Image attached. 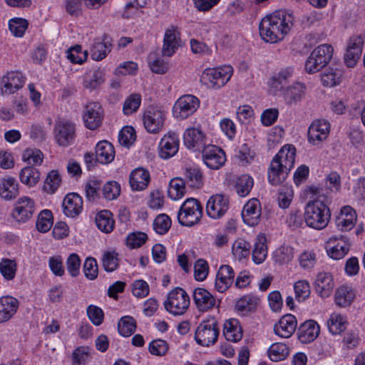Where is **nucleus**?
I'll list each match as a JSON object with an SVG mask.
<instances>
[{
    "mask_svg": "<svg viewBox=\"0 0 365 365\" xmlns=\"http://www.w3.org/2000/svg\"><path fill=\"white\" fill-rule=\"evenodd\" d=\"M296 149L292 145H284L272 159L269 171L268 180L273 185L283 182L294 166Z\"/></svg>",
    "mask_w": 365,
    "mask_h": 365,
    "instance_id": "nucleus-2",
    "label": "nucleus"
},
{
    "mask_svg": "<svg viewBox=\"0 0 365 365\" xmlns=\"http://www.w3.org/2000/svg\"><path fill=\"white\" fill-rule=\"evenodd\" d=\"M186 192L185 181L180 178H175L170 181L168 195L173 200L182 198Z\"/></svg>",
    "mask_w": 365,
    "mask_h": 365,
    "instance_id": "nucleus-44",
    "label": "nucleus"
},
{
    "mask_svg": "<svg viewBox=\"0 0 365 365\" xmlns=\"http://www.w3.org/2000/svg\"><path fill=\"white\" fill-rule=\"evenodd\" d=\"M259 302V297L247 294L240 298L235 303V309L243 314L254 312Z\"/></svg>",
    "mask_w": 365,
    "mask_h": 365,
    "instance_id": "nucleus-41",
    "label": "nucleus"
},
{
    "mask_svg": "<svg viewBox=\"0 0 365 365\" xmlns=\"http://www.w3.org/2000/svg\"><path fill=\"white\" fill-rule=\"evenodd\" d=\"M202 216V207L195 198H187L181 205L178 220L180 225L190 227L199 222Z\"/></svg>",
    "mask_w": 365,
    "mask_h": 365,
    "instance_id": "nucleus-4",
    "label": "nucleus"
},
{
    "mask_svg": "<svg viewBox=\"0 0 365 365\" xmlns=\"http://www.w3.org/2000/svg\"><path fill=\"white\" fill-rule=\"evenodd\" d=\"M304 220L307 225L319 230V205H306Z\"/></svg>",
    "mask_w": 365,
    "mask_h": 365,
    "instance_id": "nucleus-47",
    "label": "nucleus"
},
{
    "mask_svg": "<svg viewBox=\"0 0 365 365\" xmlns=\"http://www.w3.org/2000/svg\"><path fill=\"white\" fill-rule=\"evenodd\" d=\"M102 192L104 197L107 200H114L120 193V186L115 181H109L103 185Z\"/></svg>",
    "mask_w": 365,
    "mask_h": 365,
    "instance_id": "nucleus-63",
    "label": "nucleus"
},
{
    "mask_svg": "<svg viewBox=\"0 0 365 365\" xmlns=\"http://www.w3.org/2000/svg\"><path fill=\"white\" fill-rule=\"evenodd\" d=\"M304 197L307 200V205H319V187L317 185H307L304 191Z\"/></svg>",
    "mask_w": 365,
    "mask_h": 365,
    "instance_id": "nucleus-59",
    "label": "nucleus"
},
{
    "mask_svg": "<svg viewBox=\"0 0 365 365\" xmlns=\"http://www.w3.org/2000/svg\"><path fill=\"white\" fill-rule=\"evenodd\" d=\"M184 144L194 150H200L205 145V135L200 128H189L184 133Z\"/></svg>",
    "mask_w": 365,
    "mask_h": 365,
    "instance_id": "nucleus-29",
    "label": "nucleus"
},
{
    "mask_svg": "<svg viewBox=\"0 0 365 365\" xmlns=\"http://www.w3.org/2000/svg\"><path fill=\"white\" fill-rule=\"evenodd\" d=\"M180 34L176 26H170L165 32L162 53L164 56H172L180 46Z\"/></svg>",
    "mask_w": 365,
    "mask_h": 365,
    "instance_id": "nucleus-16",
    "label": "nucleus"
},
{
    "mask_svg": "<svg viewBox=\"0 0 365 365\" xmlns=\"http://www.w3.org/2000/svg\"><path fill=\"white\" fill-rule=\"evenodd\" d=\"M105 73L101 68H95L88 71L83 78V87L86 89L93 90L104 82Z\"/></svg>",
    "mask_w": 365,
    "mask_h": 365,
    "instance_id": "nucleus-38",
    "label": "nucleus"
},
{
    "mask_svg": "<svg viewBox=\"0 0 365 365\" xmlns=\"http://www.w3.org/2000/svg\"><path fill=\"white\" fill-rule=\"evenodd\" d=\"M364 37L360 34H354L347 40L344 61L349 68H354L359 60L363 50Z\"/></svg>",
    "mask_w": 365,
    "mask_h": 365,
    "instance_id": "nucleus-8",
    "label": "nucleus"
},
{
    "mask_svg": "<svg viewBox=\"0 0 365 365\" xmlns=\"http://www.w3.org/2000/svg\"><path fill=\"white\" fill-rule=\"evenodd\" d=\"M294 16L286 11L279 10L266 16L259 26L261 38L268 43L282 40L293 25Z\"/></svg>",
    "mask_w": 365,
    "mask_h": 365,
    "instance_id": "nucleus-1",
    "label": "nucleus"
},
{
    "mask_svg": "<svg viewBox=\"0 0 365 365\" xmlns=\"http://www.w3.org/2000/svg\"><path fill=\"white\" fill-rule=\"evenodd\" d=\"M342 71L336 68L324 67L321 68V83L326 87H334L341 83Z\"/></svg>",
    "mask_w": 365,
    "mask_h": 365,
    "instance_id": "nucleus-33",
    "label": "nucleus"
},
{
    "mask_svg": "<svg viewBox=\"0 0 365 365\" xmlns=\"http://www.w3.org/2000/svg\"><path fill=\"white\" fill-rule=\"evenodd\" d=\"M103 119V110L96 102L88 103L84 108L83 121L87 128L95 130L101 126Z\"/></svg>",
    "mask_w": 365,
    "mask_h": 365,
    "instance_id": "nucleus-13",
    "label": "nucleus"
},
{
    "mask_svg": "<svg viewBox=\"0 0 365 365\" xmlns=\"http://www.w3.org/2000/svg\"><path fill=\"white\" fill-rule=\"evenodd\" d=\"M289 353V348L284 343H274L268 349L269 357L273 361H279L285 359Z\"/></svg>",
    "mask_w": 365,
    "mask_h": 365,
    "instance_id": "nucleus-48",
    "label": "nucleus"
},
{
    "mask_svg": "<svg viewBox=\"0 0 365 365\" xmlns=\"http://www.w3.org/2000/svg\"><path fill=\"white\" fill-rule=\"evenodd\" d=\"M200 101L192 95H184L178 98L173 106V114L177 118L185 119L198 108Z\"/></svg>",
    "mask_w": 365,
    "mask_h": 365,
    "instance_id": "nucleus-11",
    "label": "nucleus"
},
{
    "mask_svg": "<svg viewBox=\"0 0 365 365\" xmlns=\"http://www.w3.org/2000/svg\"><path fill=\"white\" fill-rule=\"evenodd\" d=\"M190 297L182 288L177 287L168 293L164 302L165 309L173 315H181L188 309Z\"/></svg>",
    "mask_w": 365,
    "mask_h": 365,
    "instance_id": "nucleus-6",
    "label": "nucleus"
},
{
    "mask_svg": "<svg viewBox=\"0 0 365 365\" xmlns=\"http://www.w3.org/2000/svg\"><path fill=\"white\" fill-rule=\"evenodd\" d=\"M35 210L34 200L28 196H23L14 203L11 216L16 222L24 223L33 217Z\"/></svg>",
    "mask_w": 365,
    "mask_h": 365,
    "instance_id": "nucleus-9",
    "label": "nucleus"
},
{
    "mask_svg": "<svg viewBox=\"0 0 365 365\" xmlns=\"http://www.w3.org/2000/svg\"><path fill=\"white\" fill-rule=\"evenodd\" d=\"M19 306L18 299L10 295L0 297V323L8 322L16 313Z\"/></svg>",
    "mask_w": 365,
    "mask_h": 365,
    "instance_id": "nucleus-25",
    "label": "nucleus"
},
{
    "mask_svg": "<svg viewBox=\"0 0 365 365\" xmlns=\"http://www.w3.org/2000/svg\"><path fill=\"white\" fill-rule=\"evenodd\" d=\"M327 327L330 333L334 335L341 334L348 325L347 318L340 313H332L327 321Z\"/></svg>",
    "mask_w": 365,
    "mask_h": 365,
    "instance_id": "nucleus-37",
    "label": "nucleus"
},
{
    "mask_svg": "<svg viewBox=\"0 0 365 365\" xmlns=\"http://www.w3.org/2000/svg\"><path fill=\"white\" fill-rule=\"evenodd\" d=\"M251 246L243 239H237L232 245V252L239 259L249 256Z\"/></svg>",
    "mask_w": 365,
    "mask_h": 365,
    "instance_id": "nucleus-58",
    "label": "nucleus"
},
{
    "mask_svg": "<svg viewBox=\"0 0 365 365\" xmlns=\"http://www.w3.org/2000/svg\"><path fill=\"white\" fill-rule=\"evenodd\" d=\"M64 214L70 217H77L83 209V199L77 193H68L63 201Z\"/></svg>",
    "mask_w": 365,
    "mask_h": 365,
    "instance_id": "nucleus-27",
    "label": "nucleus"
},
{
    "mask_svg": "<svg viewBox=\"0 0 365 365\" xmlns=\"http://www.w3.org/2000/svg\"><path fill=\"white\" fill-rule=\"evenodd\" d=\"M53 225V215L48 210H42L38 215L36 226L41 232H48Z\"/></svg>",
    "mask_w": 365,
    "mask_h": 365,
    "instance_id": "nucleus-51",
    "label": "nucleus"
},
{
    "mask_svg": "<svg viewBox=\"0 0 365 365\" xmlns=\"http://www.w3.org/2000/svg\"><path fill=\"white\" fill-rule=\"evenodd\" d=\"M202 158L204 163L212 170L220 169L226 161L225 153L220 148L214 145L203 147Z\"/></svg>",
    "mask_w": 365,
    "mask_h": 365,
    "instance_id": "nucleus-12",
    "label": "nucleus"
},
{
    "mask_svg": "<svg viewBox=\"0 0 365 365\" xmlns=\"http://www.w3.org/2000/svg\"><path fill=\"white\" fill-rule=\"evenodd\" d=\"M150 180L149 172L142 168H138L131 172L129 182L132 190L140 191L148 187Z\"/></svg>",
    "mask_w": 365,
    "mask_h": 365,
    "instance_id": "nucleus-31",
    "label": "nucleus"
},
{
    "mask_svg": "<svg viewBox=\"0 0 365 365\" xmlns=\"http://www.w3.org/2000/svg\"><path fill=\"white\" fill-rule=\"evenodd\" d=\"M357 215L354 209L349 205H345L341 208L339 215L336 217V225L339 230L347 232L354 227Z\"/></svg>",
    "mask_w": 365,
    "mask_h": 365,
    "instance_id": "nucleus-23",
    "label": "nucleus"
},
{
    "mask_svg": "<svg viewBox=\"0 0 365 365\" xmlns=\"http://www.w3.org/2000/svg\"><path fill=\"white\" fill-rule=\"evenodd\" d=\"M192 295L196 307L201 312H207L216 305L215 297L204 288L195 289Z\"/></svg>",
    "mask_w": 365,
    "mask_h": 365,
    "instance_id": "nucleus-24",
    "label": "nucleus"
},
{
    "mask_svg": "<svg viewBox=\"0 0 365 365\" xmlns=\"http://www.w3.org/2000/svg\"><path fill=\"white\" fill-rule=\"evenodd\" d=\"M306 90L304 83L297 81L284 88L281 91L286 103L292 106L302 100L305 96Z\"/></svg>",
    "mask_w": 365,
    "mask_h": 365,
    "instance_id": "nucleus-21",
    "label": "nucleus"
},
{
    "mask_svg": "<svg viewBox=\"0 0 365 365\" xmlns=\"http://www.w3.org/2000/svg\"><path fill=\"white\" fill-rule=\"evenodd\" d=\"M25 78L21 73L11 71L4 76L1 79V91L5 94H11L23 87Z\"/></svg>",
    "mask_w": 365,
    "mask_h": 365,
    "instance_id": "nucleus-20",
    "label": "nucleus"
},
{
    "mask_svg": "<svg viewBox=\"0 0 365 365\" xmlns=\"http://www.w3.org/2000/svg\"><path fill=\"white\" fill-rule=\"evenodd\" d=\"M19 195V184L11 176L0 178V197L5 200H12Z\"/></svg>",
    "mask_w": 365,
    "mask_h": 365,
    "instance_id": "nucleus-30",
    "label": "nucleus"
},
{
    "mask_svg": "<svg viewBox=\"0 0 365 365\" xmlns=\"http://www.w3.org/2000/svg\"><path fill=\"white\" fill-rule=\"evenodd\" d=\"M294 71V68L292 66L282 68L272 76L269 86L273 88L282 91L285 88L284 86L292 77Z\"/></svg>",
    "mask_w": 365,
    "mask_h": 365,
    "instance_id": "nucleus-36",
    "label": "nucleus"
},
{
    "mask_svg": "<svg viewBox=\"0 0 365 365\" xmlns=\"http://www.w3.org/2000/svg\"><path fill=\"white\" fill-rule=\"evenodd\" d=\"M356 297V291L351 286L343 284L335 291L334 302L336 306L346 308L354 302Z\"/></svg>",
    "mask_w": 365,
    "mask_h": 365,
    "instance_id": "nucleus-28",
    "label": "nucleus"
},
{
    "mask_svg": "<svg viewBox=\"0 0 365 365\" xmlns=\"http://www.w3.org/2000/svg\"><path fill=\"white\" fill-rule=\"evenodd\" d=\"M160 158L168 159L174 156L179 149L178 136L175 133L169 132L161 139L159 145Z\"/></svg>",
    "mask_w": 365,
    "mask_h": 365,
    "instance_id": "nucleus-22",
    "label": "nucleus"
},
{
    "mask_svg": "<svg viewBox=\"0 0 365 365\" xmlns=\"http://www.w3.org/2000/svg\"><path fill=\"white\" fill-rule=\"evenodd\" d=\"M17 262L15 259L2 258L0 261V273L6 281L13 280L16 274Z\"/></svg>",
    "mask_w": 365,
    "mask_h": 365,
    "instance_id": "nucleus-46",
    "label": "nucleus"
},
{
    "mask_svg": "<svg viewBox=\"0 0 365 365\" xmlns=\"http://www.w3.org/2000/svg\"><path fill=\"white\" fill-rule=\"evenodd\" d=\"M141 103V97L139 94L130 95L124 102L123 113L125 115H130L135 112L139 108Z\"/></svg>",
    "mask_w": 365,
    "mask_h": 365,
    "instance_id": "nucleus-64",
    "label": "nucleus"
},
{
    "mask_svg": "<svg viewBox=\"0 0 365 365\" xmlns=\"http://www.w3.org/2000/svg\"><path fill=\"white\" fill-rule=\"evenodd\" d=\"M102 182L98 179L89 180L85 185L86 195L89 201H94L97 199L101 190Z\"/></svg>",
    "mask_w": 365,
    "mask_h": 365,
    "instance_id": "nucleus-57",
    "label": "nucleus"
},
{
    "mask_svg": "<svg viewBox=\"0 0 365 365\" xmlns=\"http://www.w3.org/2000/svg\"><path fill=\"white\" fill-rule=\"evenodd\" d=\"M96 224L97 227L103 232H111L115 225L112 213L108 210H101L96 216Z\"/></svg>",
    "mask_w": 365,
    "mask_h": 365,
    "instance_id": "nucleus-40",
    "label": "nucleus"
},
{
    "mask_svg": "<svg viewBox=\"0 0 365 365\" xmlns=\"http://www.w3.org/2000/svg\"><path fill=\"white\" fill-rule=\"evenodd\" d=\"M23 160L31 166L41 165L43 162V155L42 152L36 148H27L22 155Z\"/></svg>",
    "mask_w": 365,
    "mask_h": 365,
    "instance_id": "nucleus-55",
    "label": "nucleus"
},
{
    "mask_svg": "<svg viewBox=\"0 0 365 365\" xmlns=\"http://www.w3.org/2000/svg\"><path fill=\"white\" fill-rule=\"evenodd\" d=\"M219 334L220 329L217 320L214 317H210L202 321L198 325L195 339L198 344L208 346L217 341Z\"/></svg>",
    "mask_w": 365,
    "mask_h": 365,
    "instance_id": "nucleus-5",
    "label": "nucleus"
},
{
    "mask_svg": "<svg viewBox=\"0 0 365 365\" xmlns=\"http://www.w3.org/2000/svg\"><path fill=\"white\" fill-rule=\"evenodd\" d=\"M111 43L104 38L103 41L96 40L91 49V57L95 61H101L110 51Z\"/></svg>",
    "mask_w": 365,
    "mask_h": 365,
    "instance_id": "nucleus-43",
    "label": "nucleus"
},
{
    "mask_svg": "<svg viewBox=\"0 0 365 365\" xmlns=\"http://www.w3.org/2000/svg\"><path fill=\"white\" fill-rule=\"evenodd\" d=\"M96 160L102 164L112 162L115 158L113 145L107 140L99 142L96 147Z\"/></svg>",
    "mask_w": 365,
    "mask_h": 365,
    "instance_id": "nucleus-34",
    "label": "nucleus"
},
{
    "mask_svg": "<svg viewBox=\"0 0 365 365\" xmlns=\"http://www.w3.org/2000/svg\"><path fill=\"white\" fill-rule=\"evenodd\" d=\"M261 214L262 209L259 201L256 198H252L245 205L242 217L247 225L255 226L259 222Z\"/></svg>",
    "mask_w": 365,
    "mask_h": 365,
    "instance_id": "nucleus-17",
    "label": "nucleus"
},
{
    "mask_svg": "<svg viewBox=\"0 0 365 365\" xmlns=\"http://www.w3.org/2000/svg\"><path fill=\"white\" fill-rule=\"evenodd\" d=\"M53 134L58 145L67 147L73 143L75 139V125L68 120H60L55 124Z\"/></svg>",
    "mask_w": 365,
    "mask_h": 365,
    "instance_id": "nucleus-10",
    "label": "nucleus"
},
{
    "mask_svg": "<svg viewBox=\"0 0 365 365\" xmlns=\"http://www.w3.org/2000/svg\"><path fill=\"white\" fill-rule=\"evenodd\" d=\"M295 298L299 302H303L307 299L310 294V287L309 283L305 280H299L294 286Z\"/></svg>",
    "mask_w": 365,
    "mask_h": 365,
    "instance_id": "nucleus-62",
    "label": "nucleus"
},
{
    "mask_svg": "<svg viewBox=\"0 0 365 365\" xmlns=\"http://www.w3.org/2000/svg\"><path fill=\"white\" fill-rule=\"evenodd\" d=\"M87 51H82V48L80 45H76L70 48L67 51V58L73 63H82L87 58Z\"/></svg>",
    "mask_w": 365,
    "mask_h": 365,
    "instance_id": "nucleus-60",
    "label": "nucleus"
},
{
    "mask_svg": "<svg viewBox=\"0 0 365 365\" xmlns=\"http://www.w3.org/2000/svg\"><path fill=\"white\" fill-rule=\"evenodd\" d=\"M229 208V199L222 195H215L210 197L207 202L206 211L213 219L222 217Z\"/></svg>",
    "mask_w": 365,
    "mask_h": 365,
    "instance_id": "nucleus-15",
    "label": "nucleus"
},
{
    "mask_svg": "<svg viewBox=\"0 0 365 365\" xmlns=\"http://www.w3.org/2000/svg\"><path fill=\"white\" fill-rule=\"evenodd\" d=\"M185 183L192 188H200L203 185V175L197 168H188L185 172Z\"/></svg>",
    "mask_w": 365,
    "mask_h": 365,
    "instance_id": "nucleus-45",
    "label": "nucleus"
},
{
    "mask_svg": "<svg viewBox=\"0 0 365 365\" xmlns=\"http://www.w3.org/2000/svg\"><path fill=\"white\" fill-rule=\"evenodd\" d=\"M235 272L227 264L221 265L217 272L215 289L220 293L227 291L233 284Z\"/></svg>",
    "mask_w": 365,
    "mask_h": 365,
    "instance_id": "nucleus-19",
    "label": "nucleus"
},
{
    "mask_svg": "<svg viewBox=\"0 0 365 365\" xmlns=\"http://www.w3.org/2000/svg\"><path fill=\"white\" fill-rule=\"evenodd\" d=\"M319 334V325L314 320H307L298 328L297 335L300 342L308 344L313 341Z\"/></svg>",
    "mask_w": 365,
    "mask_h": 365,
    "instance_id": "nucleus-26",
    "label": "nucleus"
},
{
    "mask_svg": "<svg viewBox=\"0 0 365 365\" xmlns=\"http://www.w3.org/2000/svg\"><path fill=\"white\" fill-rule=\"evenodd\" d=\"M266 237L259 235L257 237L252 251V259L256 264L262 263L267 256Z\"/></svg>",
    "mask_w": 365,
    "mask_h": 365,
    "instance_id": "nucleus-42",
    "label": "nucleus"
},
{
    "mask_svg": "<svg viewBox=\"0 0 365 365\" xmlns=\"http://www.w3.org/2000/svg\"><path fill=\"white\" fill-rule=\"evenodd\" d=\"M297 320L296 317L287 314L281 317V319L274 326V332L281 338L287 339L292 336L296 331Z\"/></svg>",
    "mask_w": 365,
    "mask_h": 365,
    "instance_id": "nucleus-18",
    "label": "nucleus"
},
{
    "mask_svg": "<svg viewBox=\"0 0 365 365\" xmlns=\"http://www.w3.org/2000/svg\"><path fill=\"white\" fill-rule=\"evenodd\" d=\"M274 257L279 264L288 263L293 258V250L288 246H281L275 250Z\"/></svg>",
    "mask_w": 365,
    "mask_h": 365,
    "instance_id": "nucleus-61",
    "label": "nucleus"
},
{
    "mask_svg": "<svg viewBox=\"0 0 365 365\" xmlns=\"http://www.w3.org/2000/svg\"><path fill=\"white\" fill-rule=\"evenodd\" d=\"M254 185L253 179L248 175H242L235 182L236 192L240 197H246L251 191Z\"/></svg>",
    "mask_w": 365,
    "mask_h": 365,
    "instance_id": "nucleus-49",
    "label": "nucleus"
},
{
    "mask_svg": "<svg viewBox=\"0 0 365 365\" xmlns=\"http://www.w3.org/2000/svg\"><path fill=\"white\" fill-rule=\"evenodd\" d=\"M233 69L230 66L206 68L200 76V82L208 88H219L230 81Z\"/></svg>",
    "mask_w": 365,
    "mask_h": 365,
    "instance_id": "nucleus-3",
    "label": "nucleus"
},
{
    "mask_svg": "<svg viewBox=\"0 0 365 365\" xmlns=\"http://www.w3.org/2000/svg\"><path fill=\"white\" fill-rule=\"evenodd\" d=\"M28 26L27 20L21 18H14L9 21V30L16 37L23 36Z\"/></svg>",
    "mask_w": 365,
    "mask_h": 365,
    "instance_id": "nucleus-53",
    "label": "nucleus"
},
{
    "mask_svg": "<svg viewBox=\"0 0 365 365\" xmlns=\"http://www.w3.org/2000/svg\"><path fill=\"white\" fill-rule=\"evenodd\" d=\"M350 240L346 235L330 237L325 243L324 248L327 255L333 259L344 258L350 250Z\"/></svg>",
    "mask_w": 365,
    "mask_h": 365,
    "instance_id": "nucleus-7",
    "label": "nucleus"
},
{
    "mask_svg": "<svg viewBox=\"0 0 365 365\" xmlns=\"http://www.w3.org/2000/svg\"><path fill=\"white\" fill-rule=\"evenodd\" d=\"M19 179L23 184L29 187H32L39 182L41 173L34 166H26L21 170Z\"/></svg>",
    "mask_w": 365,
    "mask_h": 365,
    "instance_id": "nucleus-39",
    "label": "nucleus"
},
{
    "mask_svg": "<svg viewBox=\"0 0 365 365\" xmlns=\"http://www.w3.org/2000/svg\"><path fill=\"white\" fill-rule=\"evenodd\" d=\"M341 188V178L338 173L331 172L325 178L324 187L321 194L327 202V199L331 197V194L338 192Z\"/></svg>",
    "mask_w": 365,
    "mask_h": 365,
    "instance_id": "nucleus-35",
    "label": "nucleus"
},
{
    "mask_svg": "<svg viewBox=\"0 0 365 365\" xmlns=\"http://www.w3.org/2000/svg\"><path fill=\"white\" fill-rule=\"evenodd\" d=\"M118 254L115 251H106L102 256V265L103 269L111 272L115 271L119 266Z\"/></svg>",
    "mask_w": 365,
    "mask_h": 365,
    "instance_id": "nucleus-50",
    "label": "nucleus"
},
{
    "mask_svg": "<svg viewBox=\"0 0 365 365\" xmlns=\"http://www.w3.org/2000/svg\"><path fill=\"white\" fill-rule=\"evenodd\" d=\"M171 220L165 214H160L156 217L153 222V228L159 235H164L168 232L171 227Z\"/></svg>",
    "mask_w": 365,
    "mask_h": 365,
    "instance_id": "nucleus-56",
    "label": "nucleus"
},
{
    "mask_svg": "<svg viewBox=\"0 0 365 365\" xmlns=\"http://www.w3.org/2000/svg\"><path fill=\"white\" fill-rule=\"evenodd\" d=\"M165 113L155 108H149L143 115V124L148 132L159 133L164 125Z\"/></svg>",
    "mask_w": 365,
    "mask_h": 365,
    "instance_id": "nucleus-14",
    "label": "nucleus"
},
{
    "mask_svg": "<svg viewBox=\"0 0 365 365\" xmlns=\"http://www.w3.org/2000/svg\"><path fill=\"white\" fill-rule=\"evenodd\" d=\"M135 321L132 317H123L118 322V331L123 336H130L135 331Z\"/></svg>",
    "mask_w": 365,
    "mask_h": 365,
    "instance_id": "nucleus-54",
    "label": "nucleus"
},
{
    "mask_svg": "<svg viewBox=\"0 0 365 365\" xmlns=\"http://www.w3.org/2000/svg\"><path fill=\"white\" fill-rule=\"evenodd\" d=\"M223 335L227 341L237 342L243 336L242 328L237 319H230L225 322Z\"/></svg>",
    "mask_w": 365,
    "mask_h": 365,
    "instance_id": "nucleus-32",
    "label": "nucleus"
},
{
    "mask_svg": "<svg viewBox=\"0 0 365 365\" xmlns=\"http://www.w3.org/2000/svg\"><path fill=\"white\" fill-rule=\"evenodd\" d=\"M61 182V178L59 173L53 170L50 171L45 179L43 189L50 193H53L58 187L60 186Z\"/></svg>",
    "mask_w": 365,
    "mask_h": 365,
    "instance_id": "nucleus-52",
    "label": "nucleus"
}]
</instances>
